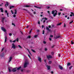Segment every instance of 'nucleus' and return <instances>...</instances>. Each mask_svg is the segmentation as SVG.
I'll use <instances>...</instances> for the list:
<instances>
[{
  "label": "nucleus",
  "mask_w": 74,
  "mask_h": 74,
  "mask_svg": "<svg viewBox=\"0 0 74 74\" xmlns=\"http://www.w3.org/2000/svg\"><path fill=\"white\" fill-rule=\"evenodd\" d=\"M14 11L15 12H14V14H16V13H17V10H15Z\"/></svg>",
  "instance_id": "393cba45"
},
{
  "label": "nucleus",
  "mask_w": 74,
  "mask_h": 74,
  "mask_svg": "<svg viewBox=\"0 0 74 74\" xmlns=\"http://www.w3.org/2000/svg\"><path fill=\"white\" fill-rule=\"evenodd\" d=\"M61 14V12H58V15L59 16H60V15Z\"/></svg>",
  "instance_id": "473e14b6"
},
{
  "label": "nucleus",
  "mask_w": 74,
  "mask_h": 74,
  "mask_svg": "<svg viewBox=\"0 0 74 74\" xmlns=\"http://www.w3.org/2000/svg\"><path fill=\"white\" fill-rule=\"evenodd\" d=\"M55 13V11L53 10L52 11V14H53Z\"/></svg>",
  "instance_id": "c756f323"
},
{
  "label": "nucleus",
  "mask_w": 74,
  "mask_h": 74,
  "mask_svg": "<svg viewBox=\"0 0 74 74\" xmlns=\"http://www.w3.org/2000/svg\"><path fill=\"white\" fill-rule=\"evenodd\" d=\"M44 19H45V20H47V19H48V18H46V17H45Z\"/></svg>",
  "instance_id": "4d7b16f0"
},
{
  "label": "nucleus",
  "mask_w": 74,
  "mask_h": 74,
  "mask_svg": "<svg viewBox=\"0 0 74 74\" xmlns=\"http://www.w3.org/2000/svg\"><path fill=\"white\" fill-rule=\"evenodd\" d=\"M9 14V13H8V12L7 13V15L8 17H9V16H8Z\"/></svg>",
  "instance_id": "09e8293b"
},
{
  "label": "nucleus",
  "mask_w": 74,
  "mask_h": 74,
  "mask_svg": "<svg viewBox=\"0 0 74 74\" xmlns=\"http://www.w3.org/2000/svg\"><path fill=\"white\" fill-rule=\"evenodd\" d=\"M71 44L72 45L74 44V42L73 41H71Z\"/></svg>",
  "instance_id": "7c9ffc66"
},
{
  "label": "nucleus",
  "mask_w": 74,
  "mask_h": 74,
  "mask_svg": "<svg viewBox=\"0 0 74 74\" xmlns=\"http://www.w3.org/2000/svg\"><path fill=\"white\" fill-rule=\"evenodd\" d=\"M21 68H22V67L21 66H20L16 69H17V70H20Z\"/></svg>",
  "instance_id": "6ab92c4d"
},
{
  "label": "nucleus",
  "mask_w": 74,
  "mask_h": 74,
  "mask_svg": "<svg viewBox=\"0 0 74 74\" xmlns=\"http://www.w3.org/2000/svg\"><path fill=\"white\" fill-rule=\"evenodd\" d=\"M47 12L48 13H49H49H50V12L49 11H48Z\"/></svg>",
  "instance_id": "69168bd1"
},
{
  "label": "nucleus",
  "mask_w": 74,
  "mask_h": 74,
  "mask_svg": "<svg viewBox=\"0 0 74 74\" xmlns=\"http://www.w3.org/2000/svg\"><path fill=\"white\" fill-rule=\"evenodd\" d=\"M12 25H14V26H15V25L14 23H12Z\"/></svg>",
  "instance_id": "864d4df0"
},
{
  "label": "nucleus",
  "mask_w": 74,
  "mask_h": 74,
  "mask_svg": "<svg viewBox=\"0 0 74 74\" xmlns=\"http://www.w3.org/2000/svg\"><path fill=\"white\" fill-rule=\"evenodd\" d=\"M28 64L29 63H28V62H26L25 63L24 65V68H26V67H27V64Z\"/></svg>",
  "instance_id": "f03ea898"
},
{
  "label": "nucleus",
  "mask_w": 74,
  "mask_h": 74,
  "mask_svg": "<svg viewBox=\"0 0 74 74\" xmlns=\"http://www.w3.org/2000/svg\"><path fill=\"white\" fill-rule=\"evenodd\" d=\"M27 50L29 52V54L31 56H32V53H30V51H29V49H27Z\"/></svg>",
  "instance_id": "412c9836"
},
{
  "label": "nucleus",
  "mask_w": 74,
  "mask_h": 74,
  "mask_svg": "<svg viewBox=\"0 0 74 74\" xmlns=\"http://www.w3.org/2000/svg\"><path fill=\"white\" fill-rule=\"evenodd\" d=\"M17 68V67L13 68L12 71H13V72H16V71Z\"/></svg>",
  "instance_id": "f257e3e1"
},
{
  "label": "nucleus",
  "mask_w": 74,
  "mask_h": 74,
  "mask_svg": "<svg viewBox=\"0 0 74 74\" xmlns=\"http://www.w3.org/2000/svg\"><path fill=\"white\" fill-rule=\"evenodd\" d=\"M4 50V48H2L1 50V51H3Z\"/></svg>",
  "instance_id": "338daca9"
},
{
  "label": "nucleus",
  "mask_w": 74,
  "mask_h": 74,
  "mask_svg": "<svg viewBox=\"0 0 74 74\" xmlns=\"http://www.w3.org/2000/svg\"><path fill=\"white\" fill-rule=\"evenodd\" d=\"M13 17L14 18H15L16 17V15L15 14H14L13 16Z\"/></svg>",
  "instance_id": "79ce46f5"
},
{
  "label": "nucleus",
  "mask_w": 74,
  "mask_h": 74,
  "mask_svg": "<svg viewBox=\"0 0 74 74\" xmlns=\"http://www.w3.org/2000/svg\"><path fill=\"white\" fill-rule=\"evenodd\" d=\"M46 42H45V41H43V44H46Z\"/></svg>",
  "instance_id": "8fccbe9b"
},
{
  "label": "nucleus",
  "mask_w": 74,
  "mask_h": 74,
  "mask_svg": "<svg viewBox=\"0 0 74 74\" xmlns=\"http://www.w3.org/2000/svg\"><path fill=\"white\" fill-rule=\"evenodd\" d=\"M16 42V40H13L12 41L13 42Z\"/></svg>",
  "instance_id": "3c124183"
},
{
  "label": "nucleus",
  "mask_w": 74,
  "mask_h": 74,
  "mask_svg": "<svg viewBox=\"0 0 74 74\" xmlns=\"http://www.w3.org/2000/svg\"><path fill=\"white\" fill-rule=\"evenodd\" d=\"M73 67V66H71L70 67H69V69L70 70H71V68Z\"/></svg>",
  "instance_id": "2f4dec72"
},
{
  "label": "nucleus",
  "mask_w": 74,
  "mask_h": 74,
  "mask_svg": "<svg viewBox=\"0 0 74 74\" xmlns=\"http://www.w3.org/2000/svg\"><path fill=\"white\" fill-rule=\"evenodd\" d=\"M11 11L12 14H14V12H13V11L12 10H11Z\"/></svg>",
  "instance_id": "58836bf2"
},
{
  "label": "nucleus",
  "mask_w": 74,
  "mask_h": 74,
  "mask_svg": "<svg viewBox=\"0 0 74 74\" xmlns=\"http://www.w3.org/2000/svg\"><path fill=\"white\" fill-rule=\"evenodd\" d=\"M12 57H10V59H9V63H10V62H11V60H12Z\"/></svg>",
  "instance_id": "2eb2a0df"
},
{
  "label": "nucleus",
  "mask_w": 74,
  "mask_h": 74,
  "mask_svg": "<svg viewBox=\"0 0 74 74\" xmlns=\"http://www.w3.org/2000/svg\"><path fill=\"white\" fill-rule=\"evenodd\" d=\"M52 63V62H51V61H49V64H51V63Z\"/></svg>",
  "instance_id": "4c0bfd02"
},
{
  "label": "nucleus",
  "mask_w": 74,
  "mask_h": 74,
  "mask_svg": "<svg viewBox=\"0 0 74 74\" xmlns=\"http://www.w3.org/2000/svg\"><path fill=\"white\" fill-rule=\"evenodd\" d=\"M22 10H24L25 11H27V12H28V13H29V14L30 12H29V11H28V10H27L26 9H23Z\"/></svg>",
  "instance_id": "4be33fe9"
},
{
  "label": "nucleus",
  "mask_w": 74,
  "mask_h": 74,
  "mask_svg": "<svg viewBox=\"0 0 74 74\" xmlns=\"http://www.w3.org/2000/svg\"><path fill=\"white\" fill-rule=\"evenodd\" d=\"M6 3L7 4H5V5L6 7H7V6H8V5H9L8 4V2H6Z\"/></svg>",
  "instance_id": "a211bd4d"
},
{
  "label": "nucleus",
  "mask_w": 74,
  "mask_h": 74,
  "mask_svg": "<svg viewBox=\"0 0 74 74\" xmlns=\"http://www.w3.org/2000/svg\"><path fill=\"white\" fill-rule=\"evenodd\" d=\"M31 38V36H28L27 37V38Z\"/></svg>",
  "instance_id": "c85d7f7f"
},
{
  "label": "nucleus",
  "mask_w": 74,
  "mask_h": 74,
  "mask_svg": "<svg viewBox=\"0 0 74 74\" xmlns=\"http://www.w3.org/2000/svg\"><path fill=\"white\" fill-rule=\"evenodd\" d=\"M73 22V20H72L69 23V24H71Z\"/></svg>",
  "instance_id": "f704fd0d"
},
{
  "label": "nucleus",
  "mask_w": 74,
  "mask_h": 74,
  "mask_svg": "<svg viewBox=\"0 0 74 74\" xmlns=\"http://www.w3.org/2000/svg\"><path fill=\"white\" fill-rule=\"evenodd\" d=\"M9 36H12V34L11 33L9 34Z\"/></svg>",
  "instance_id": "0e129e2a"
},
{
  "label": "nucleus",
  "mask_w": 74,
  "mask_h": 74,
  "mask_svg": "<svg viewBox=\"0 0 74 74\" xmlns=\"http://www.w3.org/2000/svg\"><path fill=\"white\" fill-rule=\"evenodd\" d=\"M38 60L40 62H41V58H40V57H38Z\"/></svg>",
  "instance_id": "423d86ee"
},
{
  "label": "nucleus",
  "mask_w": 74,
  "mask_h": 74,
  "mask_svg": "<svg viewBox=\"0 0 74 74\" xmlns=\"http://www.w3.org/2000/svg\"><path fill=\"white\" fill-rule=\"evenodd\" d=\"M31 51L33 52H34V53H36V52L34 51V50L33 49H31Z\"/></svg>",
  "instance_id": "cd10ccee"
},
{
  "label": "nucleus",
  "mask_w": 74,
  "mask_h": 74,
  "mask_svg": "<svg viewBox=\"0 0 74 74\" xmlns=\"http://www.w3.org/2000/svg\"><path fill=\"white\" fill-rule=\"evenodd\" d=\"M5 42H6V41H7V36L5 37Z\"/></svg>",
  "instance_id": "5701e85b"
},
{
  "label": "nucleus",
  "mask_w": 74,
  "mask_h": 74,
  "mask_svg": "<svg viewBox=\"0 0 74 74\" xmlns=\"http://www.w3.org/2000/svg\"><path fill=\"white\" fill-rule=\"evenodd\" d=\"M18 47H19L20 48H22V47H21V45H18Z\"/></svg>",
  "instance_id": "ea45409f"
},
{
  "label": "nucleus",
  "mask_w": 74,
  "mask_h": 74,
  "mask_svg": "<svg viewBox=\"0 0 74 74\" xmlns=\"http://www.w3.org/2000/svg\"><path fill=\"white\" fill-rule=\"evenodd\" d=\"M46 67H47L48 70H50V66L47 65L46 66Z\"/></svg>",
  "instance_id": "6e6552de"
},
{
  "label": "nucleus",
  "mask_w": 74,
  "mask_h": 74,
  "mask_svg": "<svg viewBox=\"0 0 74 74\" xmlns=\"http://www.w3.org/2000/svg\"><path fill=\"white\" fill-rule=\"evenodd\" d=\"M62 23H60L57 24V26H59V25H62Z\"/></svg>",
  "instance_id": "a878e982"
},
{
  "label": "nucleus",
  "mask_w": 74,
  "mask_h": 74,
  "mask_svg": "<svg viewBox=\"0 0 74 74\" xmlns=\"http://www.w3.org/2000/svg\"><path fill=\"white\" fill-rule=\"evenodd\" d=\"M42 31H43L42 34H45V31L43 30Z\"/></svg>",
  "instance_id": "e433bc0d"
},
{
  "label": "nucleus",
  "mask_w": 74,
  "mask_h": 74,
  "mask_svg": "<svg viewBox=\"0 0 74 74\" xmlns=\"http://www.w3.org/2000/svg\"><path fill=\"white\" fill-rule=\"evenodd\" d=\"M5 13H6V14H7V13L8 11L7 10H5Z\"/></svg>",
  "instance_id": "052dcab7"
},
{
  "label": "nucleus",
  "mask_w": 74,
  "mask_h": 74,
  "mask_svg": "<svg viewBox=\"0 0 74 74\" xmlns=\"http://www.w3.org/2000/svg\"><path fill=\"white\" fill-rule=\"evenodd\" d=\"M44 25H42V29H43V28H44Z\"/></svg>",
  "instance_id": "603ef678"
},
{
  "label": "nucleus",
  "mask_w": 74,
  "mask_h": 74,
  "mask_svg": "<svg viewBox=\"0 0 74 74\" xmlns=\"http://www.w3.org/2000/svg\"><path fill=\"white\" fill-rule=\"evenodd\" d=\"M12 8H15V6H10V10Z\"/></svg>",
  "instance_id": "f3484780"
},
{
  "label": "nucleus",
  "mask_w": 74,
  "mask_h": 74,
  "mask_svg": "<svg viewBox=\"0 0 74 74\" xmlns=\"http://www.w3.org/2000/svg\"><path fill=\"white\" fill-rule=\"evenodd\" d=\"M24 7H27V8H28V7H30V6L28 5H24Z\"/></svg>",
  "instance_id": "ddd939ff"
},
{
  "label": "nucleus",
  "mask_w": 74,
  "mask_h": 74,
  "mask_svg": "<svg viewBox=\"0 0 74 74\" xmlns=\"http://www.w3.org/2000/svg\"><path fill=\"white\" fill-rule=\"evenodd\" d=\"M38 24H39V25H40V21H38Z\"/></svg>",
  "instance_id": "a18cd8bd"
},
{
  "label": "nucleus",
  "mask_w": 74,
  "mask_h": 74,
  "mask_svg": "<svg viewBox=\"0 0 74 74\" xmlns=\"http://www.w3.org/2000/svg\"><path fill=\"white\" fill-rule=\"evenodd\" d=\"M0 10H1V12H4V10H3V9L2 8H0Z\"/></svg>",
  "instance_id": "dca6fc26"
},
{
  "label": "nucleus",
  "mask_w": 74,
  "mask_h": 74,
  "mask_svg": "<svg viewBox=\"0 0 74 74\" xmlns=\"http://www.w3.org/2000/svg\"><path fill=\"white\" fill-rule=\"evenodd\" d=\"M67 19H70V17H68L67 18Z\"/></svg>",
  "instance_id": "774afa93"
},
{
  "label": "nucleus",
  "mask_w": 74,
  "mask_h": 74,
  "mask_svg": "<svg viewBox=\"0 0 74 74\" xmlns=\"http://www.w3.org/2000/svg\"><path fill=\"white\" fill-rule=\"evenodd\" d=\"M1 29L2 30H3V32H6V29H5L3 27H1Z\"/></svg>",
  "instance_id": "39448f33"
},
{
  "label": "nucleus",
  "mask_w": 74,
  "mask_h": 74,
  "mask_svg": "<svg viewBox=\"0 0 74 74\" xmlns=\"http://www.w3.org/2000/svg\"><path fill=\"white\" fill-rule=\"evenodd\" d=\"M70 65H71V63L68 62L67 64V66H70Z\"/></svg>",
  "instance_id": "b1692460"
},
{
  "label": "nucleus",
  "mask_w": 74,
  "mask_h": 74,
  "mask_svg": "<svg viewBox=\"0 0 74 74\" xmlns=\"http://www.w3.org/2000/svg\"><path fill=\"white\" fill-rule=\"evenodd\" d=\"M71 14H72V15H73V16H74V14L73 12H71Z\"/></svg>",
  "instance_id": "c9c22d12"
},
{
  "label": "nucleus",
  "mask_w": 74,
  "mask_h": 74,
  "mask_svg": "<svg viewBox=\"0 0 74 74\" xmlns=\"http://www.w3.org/2000/svg\"><path fill=\"white\" fill-rule=\"evenodd\" d=\"M47 50H48V49L47 48H45V51H47Z\"/></svg>",
  "instance_id": "c03bdc74"
},
{
  "label": "nucleus",
  "mask_w": 74,
  "mask_h": 74,
  "mask_svg": "<svg viewBox=\"0 0 74 74\" xmlns=\"http://www.w3.org/2000/svg\"><path fill=\"white\" fill-rule=\"evenodd\" d=\"M34 7H35L36 8H39L40 9L41 8L38 7L36 6H34Z\"/></svg>",
  "instance_id": "bb28decb"
},
{
  "label": "nucleus",
  "mask_w": 74,
  "mask_h": 74,
  "mask_svg": "<svg viewBox=\"0 0 74 74\" xmlns=\"http://www.w3.org/2000/svg\"><path fill=\"white\" fill-rule=\"evenodd\" d=\"M46 30H47L48 31H49V32H50V29H49V28H48V27H46Z\"/></svg>",
  "instance_id": "1a4fd4ad"
},
{
  "label": "nucleus",
  "mask_w": 74,
  "mask_h": 74,
  "mask_svg": "<svg viewBox=\"0 0 74 74\" xmlns=\"http://www.w3.org/2000/svg\"><path fill=\"white\" fill-rule=\"evenodd\" d=\"M43 23H45V20H44Z\"/></svg>",
  "instance_id": "5fc2aeb1"
},
{
  "label": "nucleus",
  "mask_w": 74,
  "mask_h": 74,
  "mask_svg": "<svg viewBox=\"0 0 74 74\" xmlns=\"http://www.w3.org/2000/svg\"><path fill=\"white\" fill-rule=\"evenodd\" d=\"M16 41L17 42H18V41H19V39H18V38H17Z\"/></svg>",
  "instance_id": "49530a36"
},
{
  "label": "nucleus",
  "mask_w": 74,
  "mask_h": 74,
  "mask_svg": "<svg viewBox=\"0 0 74 74\" xmlns=\"http://www.w3.org/2000/svg\"><path fill=\"white\" fill-rule=\"evenodd\" d=\"M59 69H60V70H62V69H63V67L60 65L59 66Z\"/></svg>",
  "instance_id": "f8f14e48"
},
{
  "label": "nucleus",
  "mask_w": 74,
  "mask_h": 74,
  "mask_svg": "<svg viewBox=\"0 0 74 74\" xmlns=\"http://www.w3.org/2000/svg\"><path fill=\"white\" fill-rule=\"evenodd\" d=\"M12 48H13V49H15L16 48L15 45L14 43L12 44Z\"/></svg>",
  "instance_id": "7ed1b4c3"
},
{
  "label": "nucleus",
  "mask_w": 74,
  "mask_h": 74,
  "mask_svg": "<svg viewBox=\"0 0 74 74\" xmlns=\"http://www.w3.org/2000/svg\"><path fill=\"white\" fill-rule=\"evenodd\" d=\"M54 47H55V45H53V46H52L51 47L52 48H53Z\"/></svg>",
  "instance_id": "6e6d98bb"
},
{
  "label": "nucleus",
  "mask_w": 74,
  "mask_h": 74,
  "mask_svg": "<svg viewBox=\"0 0 74 74\" xmlns=\"http://www.w3.org/2000/svg\"><path fill=\"white\" fill-rule=\"evenodd\" d=\"M49 40H50V41L52 40V39L50 38H49Z\"/></svg>",
  "instance_id": "bf43d9fd"
},
{
  "label": "nucleus",
  "mask_w": 74,
  "mask_h": 74,
  "mask_svg": "<svg viewBox=\"0 0 74 74\" xmlns=\"http://www.w3.org/2000/svg\"><path fill=\"white\" fill-rule=\"evenodd\" d=\"M32 29H31L30 30V31H29V34H30V33H31L32 32Z\"/></svg>",
  "instance_id": "72a5a7b5"
},
{
  "label": "nucleus",
  "mask_w": 74,
  "mask_h": 74,
  "mask_svg": "<svg viewBox=\"0 0 74 74\" xmlns=\"http://www.w3.org/2000/svg\"><path fill=\"white\" fill-rule=\"evenodd\" d=\"M38 36L37 35H35L34 36V37L35 38H36V37H37Z\"/></svg>",
  "instance_id": "de8ad7c7"
},
{
  "label": "nucleus",
  "mask_w": 74,
  "mask_h": 74,
  "mask_svg": "<svg viewBox=\"0 0 74 74\" xmlns=\"http://www.w3.org/2000/svg\"><path fill=\"white\" fill-rule=\"evenodd\" d=\"M66 24L65 23H64V27H66Z\"/></svg>",
  "instance_id": "13d9d810"
},
{
  "label": "nucleus",
  "mask_w": 74,
  "mask_h": 74,
  "mask_svg": "<svg viewBox=\"0 0 74 74\" xmlns=\"http://www.w3.org/2000/svg\"><path fill=\"white\" fill-rule=\"evenodd\" d=\"M11 68L10 67H9L8 68V70L10 72H10H11Z\"/></svg>",
  "instance_id": "aec40b11"
},
{
  "label": "nucleus",
  "mask_w": 74,
  "mask_h": 74,
  "mask_svg": "<svg viewBox=\"0 0 74 74\" xmlns=\"http://www.w3.org/2000/svg\"><path fill=\"white\" fill-rule=\"evenodd\" d=\"M51 54L52 55H53V54H54V53L53 52H51Z\"/></svg>",
  "instance_id": "a19ab883"
},
{
  "label": "nucleus",
  "mask_w": 74,
  "mask_h": 74,
  "mask_svg": "<svg viewBox=\"0 0 74 74\" xmlns=\"http://www.w3.org/2000/svg\"><path fill=\"white\" fill-rule=\"evenodd\" d=\"M54 38L56 39L59 38H61V36H54Z\"/></svg>",
  "instance_id": "20e7f679"
},
{
  "label": "nucleus",
  "mask_w": 74,
  "mask_h": 74,
  "mask_svg": "<svg viewBox=\"0 0 74 74\" xmlns=\"http://www.w3.org/2000/svg\"><path fill=\"white\" fill-rule=\"evenodd\" d=\"M51 74H53V71H51Z\"/></svg>",
  "instance_id": "e2e57ef3"
},
{
  "label": "nucleus",
  "mask_w": 74,
  "mask_h": 74,
  "mask_svg": "<svg viewBox=\"0 0 74 74\" xmlns=\"http://www.w3.org/2000/svg\"><path fill=\"white\" fill-rule=\"evenodd\" d=\"M4 56V54L3 53L2 54V55H0V57H1V58H2Z\"/></svg>",
  "instance_id": "4468645a"
},
{
  "label": "nucleus",
  "mask_w": 74,
  "mask_h": 74,
  "mask_svg": "<svg viewBox=\"0 0 74 74\" xmlns=\"http://www.w3.org/2000/svg\"><path fill=\"white\" fill-rule=\"evenodd\" d=\"M55 11H56V13H54V14H53V16H56V15H57V11H56V10H55Z\"/></svg>",
  "instance_id": "9d476101"
},
{
  "label": "nucleus",
  "mask_w": 74,
  "mask_h": 74,
  "mask_svg": "<svg viewBox=\"0 0 74 74\" xmlns=\"http://www.w3.org/2000/svg\"><path fill=\"white\" fill-rule=\"evenodd\" d=\"M4 19H5V18H3L2 19L1 21L3 23H4Z\"/></svg>",
  "instance_id": "9b49d317"
},
{
  "label": "nucleus",
  "mask_w": 74,
  "mask_h": 74,
  "mask_svg": "<svg viewBox=\"0 0 74 74\" xmlns=\"http://www.w3.org/2000/svg\"><path fill=\"white\" fill-rule=\"evenodd\" d=\"M47 9H49L50 8V7L49 6H47Z\"/></svg>",
  "instance_id": "37998d69"
},
{
  "label": "nucleus",
  "mask_w": 74,
  "mask_h": 74,
  "mask_svg": "<svg viewBox=\"0 0 74 74\" xmlns=\"http://www.w3.org/2000/svg\"><path fill=\"white\" fill-rule=\"evenodd\" d=\"M50 37H53V35H51L50 36Z\"/></svg>",
  "instance_id": "680f3d73"
},
{
  "label": "nucleus",
  "mask_w": 74,
  "mask_h": 74,
  "mask_svg": "<svg viewBox=\"0 0 74 74\" xmlns=\"http://www.w3.org/2000/svg\"><path fill=\"white\" fill-rule=\"evenodd\" d=\"M47 59H49V58H52V57L51 56L49 55V56H47Z\"/></svg>",
  "instance_id": "0eeeda50"
}]
</instances>
